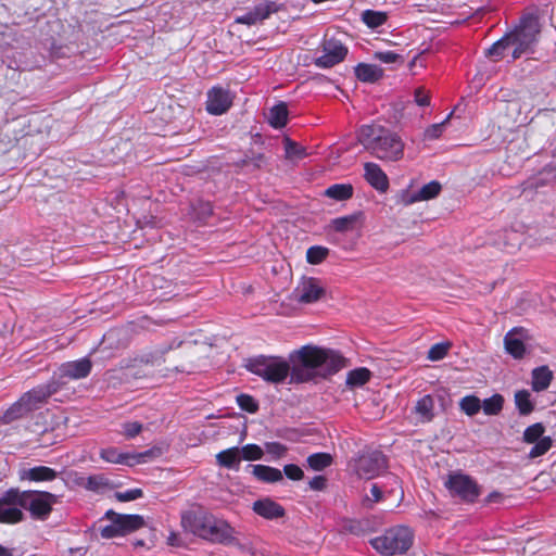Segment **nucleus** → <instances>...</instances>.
I'll use <instances>...</instances> for the list:
<instances>
[{
	"label": "nucleus",
	"instance_id": "nucleus-8",
	"mask_svg": "<svg viewBox=\"0 0 556 556\" xmlns=\"http://www.w3.org/2000/svg\"><path fill=\"white\" fill-rule=\"evenodd\" d=\"M21 490L11 488L0 496V522L16 523L24 520Z\"/></svg>",
	"mask_w": 556,
	"mask_h": 556
},
{
	"label": "nucleus",
	"instance_id": "nucleus-19",
	"mask_svg": "<svg viewBox=\"0 0 556 556\" xmlns=\"http://www.w3.org/2000/svg\"><path fill=\"white\" fill-rule=\"evenodd\" d=\"M365 179L367 182L380 192H386L389 188V179L381 167L376 163H365Z\"/></svg>",
	"mask_w": 556,
	"mask_h": 556
},
{
	"label": "nucleus",
	"instance_id": "nucleus-44",
	"mask_svg": "<svg viewBox=\"0 0 556 556\" xmlns=\"http://www.w3.org/2000/svg\"><path fill=\"white\" fill-rule=\"evenodd\" d=\"M329 255V249L321 245H313L306 251V261L309 264H320Z\"/></svg>",
	"mask_w": 556,
	"mask_h": 556
},
{
	"label": "nucleus",
	"instance_id": "nucleus-13",
	"mask_svg": "<svg viewBox=\"0 0 556 556\" xmlns=\"http://www.w3.org/2000/svg\"><path fill=\"white\" fill-rule=\"evenodd\" d=\"M280 5L274 1H266L255 5L244 14L236 17V23L244 25H255L268 18L273 13L280 10Z\"/></svg>",
	"mask_w": 556,
	"mask_h": 556
},
{
	"label": "nucleus",
	"instance_id": "nucleus-14",
	"mask_svg": "<svg viewBox=\"0 0 556 556\" xmlns=\"http://www.w3.org/2000/svg\"><path fill=\"white\" fill-rule=\"evenodd\" d=\"M298 301L300 303H315L320 300L325 294L326 290L320 285V280L314 277L303 278L300 286L295 289Z\"/></svg>",
	"mask_w": 556,
	"mask_h": 556
},
{
	"label": "nucleus",
	"instance_id": "nucleus-58",
	"mask_svg": "<svg viewBox=\"0 0 556 556\" xmlns=\"http://www.w3.org/2000/svg\"><path fill=\"white\" fill-rule=\"evenodd\" d=\"M108 480L103 476H90L86 479L83 484L87 490L99 491L101 488L106 485Z\"/></svg>",
	"mask_w": 556,
	"mask_h": 556
},
{
	"label": "nucleus",
	"instance_id": "nucleus-64",
	"mask_svg": "<svg viewBox=\"0 0 556 556\" xmlns=\"http://www.w3.org/2000/svg\"><path fill=\"white\" fill-rule=\"evenodd\" d=\"M308 485L314 491H323L327 485V479L324 476H315L309 480Z\"/></svg>",
	"mask_w": 556,
	"mask_h": 556
},
{
	"label": "nucleus",
	"instance_id": "nucleus-20",
	"mask_svg": "<svg viewBox=\"0 0 556 556\" xmlns=\"http://www.w3.org/2000/svg\"><path fill=\"white\" fill-rule=\"evenodd\" d=\"M522 332L521 328H514L504 338L505 350L514 358H522L527 352L522 341Z\"/></svg>",
	"mask_w": 556,
	"mask_h": 556
},
{
	"label": "nucleus",
	"instance_id": "nucleus-53",
	"mask_svg": "<svg viewBox=\"0 0 556 556\" xmlns=\"http://www.w3.org/2000/svg\"><path fill=\"white\" fill-rule=\"evenodd\" d=\"M384 494H387V493L384 492V490L381 486V484L372 483L371 488H370V495H371V497L366 496L365 500H364V505L366 507L371 508L374 503H378V502L383 500Z\"/></svg>",
	"mask_w": 556,
	"mask_h": 556
},
{
	"label": "nucleus",
	"instance_id": "nucleus-4",
	"mask_svg": "<svg viewBox=\"0 0 556 556\" xmlns=\"http://www.w3.org/2000/svg\"><path fill=\"white\" fill-rule=\"evenodd\" d=\"M540 33L539 17L531 13L523 15L519 25L508 33L515 47L511 53L513 60L521 58L522 54L533 53Z\"/></svg>",
	"mask_w": 556,
	"mask_h": 556
},
{
	"label": "nucleus",
	"instance_id": "nucleus-62",
	"mask_svg": "<svg viewBox=\"0 0 556 556\" xmlns=\"http://www.w3.org/2000/svg\"><path fill=\"white\" fill-rule=\"evenodd\" d=\"M414 101L419 106H428L430 104V97L424 87H418L414 91Z\"/></svg>",
	"mask_w": 556,
	"mask_h": 556
},
{
	"label": "nucleus",
	"instance_id": "nucleus-41",
	"mask_svg": "<svg viewBox=\"0 0 556 556\" xmlns=\"http://www.w3.org/2000/svg\"><path fill=\"white\" fill-rule=\"evenodd\" d=\"M307 464L313 470H324L332 464V456L328 453H314L307 457Z\"/></svg>",
	"mask_w": 556,
	"mask_h": 556
},
{
	"label": "nucleus",
	"instance_id": "nucleus-60",
	"mask_svg": "<svg viewBox=\"0 0 556 556\" xmlns=\"http://www.w3.org/2000/svg\"><path fill=\"white\" fill-rule=\"evenodd\" d=\"M283 472L288 479L294 481L301 480L304 477V471L298 465L294 464L286 465L283 467Z\"/></svg>",
	"mask_w": 556,
	"mask_h": 556
},
{
	"label": "nucleus",
	"instance_id": "nucleus-30",
	"mask_svg": "<svg viewBox=\"0 0 556 556\" xmlns=\"http://www.w3.org/2000/svg\"><path fill=\"white\" fill-rule=\"evenodd\" d=\"M511 46H514L513 40L509 34H506L485 50V56L497 62L504 58L505 51Z\"/></svg>",
	"mask_w": 556,
	"mask_h": 556
},
{
	"label": "nucleus",
	"instance_id": "nucleus-6",
	"mask_svg": "<svg viewBox=\"0 0 556 556\" xmlns=\"http://www.w3.org/2000/svg\"><path fill=\"white\" fill-rule=\"evenodd\" d=\"M22 507L30 513L37 520H46L58 503V496L47 491L27 490L21 491Z\"/></svg>",
	"mask_w": 556,
	"mask_h": 556
},
{
	"label": "nucleus",
	"instance_id": "nucleus-9",
	"mask_svg": "<svg viewBox=\"0 0 556 556\" xmlns=\"http://www.w3.org/2000/svg\"><path fill=\"white\" fill-rule=\"evenodd\" d=\"M233 534L235 529L227 521L217 519L211 515L201 539L212 543L230 545L236 542Z\"/></svg>",
	"mask_w": 556,
	"mask_h": 556
},
{
	"label": "nucleus",
	"instance_id": "nucleus-50",
	"mask_svg": "<svg viewBox=\"0 0 556 556\" xmlns=\"http://www.w3.org/2000/svg\"><path fill=\"white\" fill-rule=\"evenodd\" d=\"M529 452L530 458H536L544 455L552 447V440L549 437H544L541 440L533 443Z\"/></svg>",
	"mask_w": 556,
	"mask_h": 556
},
{
	"label": "nucleus",
	"instance_id": "nucleus-22",
	"mask_svg": "<svg viewBox=\"0 0 556 556\" xmlns=\"http://www.w3.org/2000/svg\"><path fill=\"white\" fill-rule=\"evenodd\" d=\"M354 72L358 80L368 84H375L383 77V70L376 64L358 63Z\"/></svg>",
	"mask_w": 556,
	"mask_h": 556
},
{
	"label": "nucleus",
	"instance_id": "nucleus-3",
	"mask_svg": "<svg viewBox=\"0 0 556 556\" xmlns=\"http://www.w3.org/2000/svg\"><path fill=\"white\" fill-rule=\"evenodd\" d=\"M414 543V532L409 527L395 526L380 536L370 540V545L379 554L394 556L405 554Z\"/></svg>",
	"mask_w": 556,
	"mask_h": 556
},
{
	"label": "nucleus",
	"instance_id": "nucleus-2",
	"mask_svg": "<svg viewBox=\"0 0 556 556\" xmlns=\"http://www.w3.org/2000/svg\"><path fill=\"white\" fill-rule=\"evenodd\" d=\"M357 140L372 156L381 161H399L404 154V143L400 136L379 124L363 125L357 131Z\"/></svg>",
	"mask_w": 556,
	"mask_h": 556
},
{
	"label": "nucleus",
	"instance_id": "nucleus-49",
	"mask_svg": "<svg viewBox=\"0 0 556 556\" xmlns=\"http://www.w3.org/2000/svg\"><path fill=\"white\" fill-rule=\"evenodd\" d=\"M545 431L544 426L541 422L529 426L523 432V440L527 443H534L541 440Z\"/></svg>",
	"mask_w": 556,
	"mask_h": 556
},
{
	"label": "nucleus",
	"instance_id": "nucleus-42",
	"mask_svg": "<svg viewBox=\"0 0 556 556\" xmlns=\"http://www.w3.org/2000/svg\"><path fill=\"white\" fill-rule=\"evenodd\" d=\"M173 349L172 345H162L150 353H146L140 357V362L151 365H160L163 363L164 356Z\"/></svg>",
	"mask_w": 556,
	"mask_h": 556
},
{
	"label": "nucleus",
	"instance_id": "nucleus-11",
	"mask_svg": "<svg viewBox=\"0 0 556 556\" xmlns=\"http://www.w3.org/2000/svg\"><path fill=\"white\" fill-rule=\"evenodd\" d=\"M321 48L323 54L314 61V64L320 68L333 67L342 62L348 54V48L334 38L325 39Z\"/></svg>",
	"mask_w": 556,
	"mask_h": 556
},
{
	"label": "nucleus",
	"instance_id": "nucleus-39",
	"mask_svg": "<svg viewBox=\"0 0 556 556\" xmlns=\"http://www.w3.org/2000/svg\"><path fill=\"white\" fill-rule=\"evenodd\" d=\"M361 214H351L331 220L332 228L338 232H346L354 228Z\"/></svg>",
	"mask_w": 556,
	"mask_h": 556
},
{
	"label": "nucleus",
	"instance_id": "nucleus-48",
	"mask_svg": "<svg viewBox=\"0 0 556 556\" xmlns=\"http://www.w3.org/2000/svg\"><path fill=\"white\" fill-rule=\"evenodd\" d=\"M193 212L198 220L205 223L213 215V205L208 201H199L193 206Z\"/></svg>",
	"mask_w": 556,
	"mask_h": 556
},
{
	"label": "nucleus",
	"instance_id": "nucleus-24",
	"mask_svg": "<svg viewBox=\"0 0 556 556\" xmlns=\"http://www.w3.org/2000/svg\"><path fill=\"white\" fill-rule=\"evenodd\" d=\"M247 468H251L253 476L261 482L274 483L283 479L282 472L274 467L266 465H249Z\"/></svg>",
	"mask_w": 556,
	"mask_h": 556
},
{
	"label": "nucleus",
	"instance_id": "nucleus-17",
	"mask_svg": "<svg viewBox=\"0 0 556 556\" xmlns=\"http://www.w3.org/2000/svg\"><path fill=\"white\" fill-rule=\"evenodd\" d=\"M105 518H115L118 529L123 535L137 531L146 525L144 518L140 515H124L110 509Z\"/></svg>",
	"mask_w": 556,
	"mask_h": 556
},
{
	"label": "nucleus",
	"instance_id": "nucleus-16",
	"mask_svg": "<svg viewBox=\"0 0 556 556\" xmlns=\"http://www.w3.org/2000/svg\"><path fill=\"white\" fill-rule=\"evenodd\" d=\"M231 98L228 90L222 87H213L207 92L206 110L213 115H222L231 106Z\"/></svg>",
	"mask_w": 556,
	"mask_h": 556
},
{
	"label": "nucleus",
	"instance_id": "nucleus-57",
	"mask_svg": "<svg viewBox=\"0 0 556 556\" xmlns=\"http://www.w3.org/2000/svg\"><path fill=\"white\" fill-rule=\"evenodd\" d=\"M109 519L112 521V523L108 525L105 527H102L100 529L101 536L103 539H113V538L122 536V533L116 523V519L115 518H109Z\"/></svg>",
	"mask_w": 556,
	"mask_h": 556
},
{
	"label": "nucleus",
	"instance_id": "nucleus-25",
	"mask_svg": "<svg viewBox=\"0 0 556 556\" xmlns=\"http://www.w3.org/2000/svg\"><path fill=\"white\" fill-rule=\"evenodd\" d=\"M553 371L547 366H540L532 370V390L535 392H542L546 390L552 380Z\"/></svg>",
	"mask_w": 556,
	"mask_h": 556
},
{
	"label": "nucleus",
	"instance_id": "nucleus-32",
	"mask_svg": "<svg viewBox=\"0 0 556 556\" xmlns=\"http://www.w3.org/2000/svg\"><path fill=\"white\" fill-rule=\"evenodd\" d=\"M29 415V412L27 410L26 406L24 405V402L16 401L13 403L2 415L1 422L4 425L11 424L15 420L25 418Z\"/></svg>",
	"mask_w": 556,
	"mask_h": 556
},
{
	"label": "nucleus",
	"instance_id": "nucleus-40",
	"mask_svg": "<svg viewBox=\"0 0 556 556\" xmlns=\"http://www.w3.org/2000/svg\"><path fill=\"white\" fill-rule=\"evenodd\" d=\"M368 525V520L346 519L343 521L342 529L346 533L362 536L367 532Z\"/></svg>",
	"mask_w": 556,
	"mask_h": 556
},
{
	"label": "nucleus",
	"instance_id": "nucleus-51",
	"mask_svg": "<svg viewBox=\"0 0 556 556\" xmlns=\"http://www.w3.org/2000/svg\"><path fill=\"white\" fill-rule=\"evenodd\" d=\"M162 455V448L161 447H152L141 453H131V462H134V465L136 464H142L148 462L149 459L159 457Z\"/></svg>",
	"mask_w": 556,
	"mask_h": 556
},
{
	"label": "nucleus",
	"instance_id": "nucleus-33",
	"mask_svg": "<svg viewBox=\"0 0 556 556\" xmlns=\"http://www.w3.org/2000/svg\"><path fill=\"white\" fill-rule=\"evenodd\" d=\"M324 194L337 201H345L353 195V187L350 184H336L328 187Z\"/></svg>",
	"mask_w": 556,
	"mask_h": 556
},
{
	"label": "nucleus",
	"instance_id": "nucleus-61",
	"mask_svg": "<svg viewBox=\"0 0 556 556\" xmlns=\"http://www.w3.org/2000/svg\"><path fill=\"white\" fill-rule=\"evenodd\" d=\"M446 121H443L442 123L433 124L429 126L425 131V137L428 140H434L441 137L443 129L445 127Z\"/></svg>",
	"mask_w": 556,
	"mask_h": 556
},
{
	"label": "nucleus",
	"instance_id": "nucleus-7",
	"mask_svg": "<svg viewBox=\"0 0 556 556\" xmlns=\"http://www.w3.org/2000/svg\"><path fill=\"white\" fill-rule=\"evenodd\" d=\"M387 469L388 457L379 450H365L355 460V470L364 479H372Z\"/></svg>",
	"mask_w": 556,
	"mask_h": 556
},
{
	"label": "nucleus",
	"instance_id": "nucleus-27",
	"mask_svg": "<svg viewBox=\"0 0 556 556\" xmlns=\"http://www.w3.org/2000/svg\"><path fill=\"white\" fill-rule=\"evenodd\" d=\"M216 462L220 467L238 470L241 462L239 447L235 446L219 452L216 455Z\"/></svg>",
	"mask_w": 556,
	"mask_h": 556
},
{
	"label": "nucleus",
	"instance_id": "nucleus-46",
	"mask_svg": "<svg viewBox=\"0 0 556 556\" xmlns=\"http://www.w3.org/2000/svg\"><path fill=\"white\" fill-rule=\"evenodd\" d=\"M240 451V458L244 460H258L263 458L264 451L263 448L257 444H247L239 447Z\"/></svg>",
	"mask_w": 556,
	"mask_h": 556
},
{
	"label": "nucleus",
	"instance_id": "nucleus-26",
	"mask_svg": "<svg viewBox=\"0 0 556 556\" xmlns=\"http://www.w3.org/2000/svg\"><path fill=\"white\" fill-rule=\"evenodd\" d=\"M288 115L289 111L287 103L280 101L269 109V112L267 114V121L270 126L279 129L286 126L288 122Z\"/></svg>",
	"mask_w": 556,
	"mask_h": 556
},
{
	"label": "nucleus",
	"instance_id": "nucleus-43",
	"mask_svg": "<svg viewBox=\"0 0 556 556\" xmlns=\"http://www.w3.org/2000/svg\"><path fill=\"white\" fill-rule=\"evenodd\" d=\"M384 481L381 483L387 495L395 494L397 491L400 492L401 498L404 496V492L401 486L400 479L396 475L392 472H387L383 475Z\"/></svg>",
	"mask_w": 556,
	"mask_h": 556
},
{
	"label": "nucleus",
	"instance_id": "nucleus-54",
	"mask_svg": "<svg viewBox=\"0 0 556 556\" xmlns=\"http://www.w3.org/2000/svg\"><path fill=\"white\" fill-rule=\"evenodd\" d=\"M122 434L127 439L136 438L143 429L139 421H126L122 425Z\"/></svg>",
	"mask_w": 556,
	"mask_h": 556
},
{
	"label": "nucleus",
	"instance_id": "nucleus-18",
	"mask_svg": "<svg viewBox=\"0 0 556 556\" xmlns=\"http://www.w3.org/2000/svg\"><path fill=\"white\" fill-rule=\"evenodd\" d=\"M59 472L47 466H35L31 468H23L18 470L21 481L47 482L58 478Z\"/></svg>",
	"mask_w": 556,
	"mask_h": 556
},
{
	"label": "nucleus",
	"instance_id": "nucleus-52",
	"mask_svg": "<svg viewBox=\"0 0 556 556\" xmlns=\"http://www.w3.org/2000/svg\"><path fill=\"white\" fill-rule=\"evenodd\" d=\"M451 343L448 342L435 343L428 351V358L432 362L444 358L448 352Z\"/></svg>",
	"mask_w": 556,
	"mask_h": 556
},
{
	"label": "nucleus",
	"instance_id": "nucleus-31",
	"mask_svg": "<svg viewBox=\"0 0 556 556\" xmlns=\"http://www.w3.org/2000/svg\"><path fill=\"white\" fill-rule=\"evenodd\" d=\"M100 457L108 463L134 466L131 453H122L116 447L102 448L100 451Z\"/></svg>",
	"mask_w": 556,
	"mask_h": 556
},
{
	"label": "nucleus",
	"instance_id": "nucleus-35",
	"mask_svg": "<svg viewBox=\"0 0 556 556\" xmlns=\"http://www.w3.org/2000/svg\"><path fill=\"white\" fill-rule=\"evenodd\" d=\"M504 402V396L500 393H495L481 402V409H483L485 415L496 416L502 412Z\"/></svg>",
	"mask_w": 556,
	"mask_h": 556
},
{
	"label": "nucleus",
	"instance_id": "nucleus-10",
	"mask_svg": "<svg viewBox=\"0 0 556 556\" xmlns=\"http://www.w3.org/2000/svg\"><path fill=\"white\" fill-rule=\"evenodd\" d=\"M61 384L62 383L58 380H51L45 384L33 388L20 399L24 402L29 414H31L39 409L51 395L55 394L60 390Z\"/></svg>",
	"mask_w": 556,
	"mask_h": 556
},
{
	"label": "nucleus",
	"instance_id": "nucleus-28",
	"mask_svg": "<svg viewBox=\"0 0 556 556\" xmlns=\"http://www.w3.org/2000/svg\"><path fill=\"white\" fill-rule=\"evenodd\" d=\"M442 190V186L439 181L432 180L424 185L417 192H414L408 202L414 203L418 201H427L437 198Z\"/></svg>",
	"mask_w": 556,
	"mask_h": 556
},
{
	"label": "nucleus",
	"instance_id": "nucleus-55",
	"mask_svg": "<svg viewBox=\"0 0 556 556\" xmlns=\"http://www.w3.org/2000/svg\"><path fill=\"white\" fill-rule=\"evenodd\" d=\"M265 450L275 458H281L286 455L288 447L280 442H266Z\"/></svg>",
	"mask_w": 556,
	"mask_h": 556
},
{
	"label": "nucleus",
	"instance_id": "nucleus-38",
	"mask_svg": "<svg viewBox=\"0 0 556 556\" xmlns=\"http://www.w3.org/2000/svg\"><path fill=\"white\" fill-rule=\"evenodd\" d=\"M459 408L467 416L472 417L481 410V400L473 394L466 395L460 400Z\"/></svg>",
	"mask_w": 556,
	"mask_h": 556
},
{
	"label": "nucleus",
	"instance_id": "nucleus-15",
	"mask_svg": "<svg viewBox=\"0 0 556 556\" xmlns=\"http://www.w3.org/2000/svg\"><path fill=\"white\" fill-rule=\"evenodd\" d=\"M92 369V362L89 357L63 363L60 368V378L78 380L89 376Z\"/></svg>",
	"mask_w": 556,
	"mask_h": 556
},
{
	"label": "nucleus",
	"instance_id": "nucleus-1",
	"mask_svg": "<svg viewBox=\"0 0 556 556\" xmlns=\"http://www.w3.org/2000/svg\"><path fill=\"white\" fill-rule=\"evenodd\" d=\"M247 369L274 384L303 383L317 377L326 378L344 367V357L330 349L304 345L290 354L289 362L276 356L249 358Z\"/></svg>",
	"mask_w": 556,
	"mask_h": 556
},
{
	"label": "nucleus",
	"instance_id": "nucleus-63",
	"mask_svg": "<svg viewBox=\"0 0 556 556\" xmlns=\"http://www.w3.org/2000/svg\"><path fill=\"white\" fill-rule=\"evenodd\" d=\"M247 156L250 159L252 169H258L265 164V155L263 153L250 150L247 152Z\"/></svg>",
	"mask_w": 556,
	"mask_h": 556
},
{
	"label": "nucleus",
	"instance_id": "nucleus-37",
	"mask_svg": "<svg viewBox=\"0 0 556 556\" xmlns=\"http://www.w3.org/2000/svg\"><path fill=\"white\" fill-rule=\"evenodd\" d=\"M388 20V15L386 12L381 11H374V10H365L362 13V21L369 27V28H378L379 26L383 25Z\"/></svg>",
	"mask_w": 556,
	"mask_h": 556
},
{
	"label": "nucleus",
	"instance_id": "nucleus-59",
	"mask_svg": "<svg viewBox=\"0 0 556 556\" xmlns=\"http://www.w3.org/2000/svg\"><path fill=\"white\" fill-rule=\"evenodd\" d=\"M374 58L382 63H394L397 61L403 62V56L393 51H379L375 52Z\"/></svg>",
	"mask_w": 556,
	"mask_h": 556
},
{
	"label": "nucleus",
	"instance_id": "nucleus-47",
	"mask_svg": "<svg viewBox=\"0 0 556 556\" xmlns=\"http://www.w3.org/2000/svg\"><path fill=\"white\" fill-rule=\"evenodd\" d=\"M236 401L242 410L250 414H255L260 408L258 402L252 395L245 393L239 394Z\"/></svg>",
	"mask_w": 556,
	"mask_h": 556
},
{
	"label": "nucleus",
	"instance_id": "nucleus-56",
	"mask_svg": "<svg viewBox=\"0 0 556 556\" xmlns=\"http://www.w3.org/2000/svg\"><path fill=\"white\" fill-rule=\"evenodd\" d=\"M114 496L118 502H130L142 497L143 491L141 489H131L125 492H116Z\"/></svg>",
	"mask_w": 556,
	"mask_h": 556
},
{
	"label": "nucleus",
	"instance_id": "nucleus-5",
	"mask_svg": "<svg viewBox=\"0 0 556 556\" xmlns=\"http://www.w3.org/2000/svg\"><path fill=\"white\" fill-rule=\"evenodd\" d=\"M444 486L451 497L464 504L476 503L482 493V486L471 476L460 470L448 473L444 480Z\"/></svg>",
	"mask_w": 556,
	"mask_h": 556
},
{
	"label": "nucleus",
	"instance_id": "nucleus-45",
	"mask_svg": "<svg viewBox=\"0 0 556 556\" xmlns=\"http://www.w3.org/2000/svg\"><path fill=\"white\" fill-rule=\"evenodd\" d=\"M283 144H285V151H286L287 159H292V157L303 159L307 155L305 148H303L295 141L291 140L289 137H285Z\"/></svg>",
	"mask_w": 556,
	"mask_h": 556
},
{
	"label": "nucleus",
	"instance_id": "nucleus-34",
	"mask_svg": "<svg viewBox=\"0 0 556 556\" xmlns=\"http://www.w3.org/2000/svg\"><path fill=\"white\" fill-rule=\"evenodd\" d=\"M515 404L520 415L527 416L534 410L531 393L528 390H519L515 393Z\"/></svg>",
	"mask_w": 556,
	"mask_h": 556
},
{
	"label": "nucleus",
	"instance_id": "nucleus-21",
	"mask_svg": "<svg viewBox=\"0 0 556 556\" xmlns=\"http://www.w3.org/2000/svg\"><path fill=\"white\" fill-rule=\"evenodd\" d=\"M253 510L266 519H277L285 516L283 507L270 498L254 502Z\"/></svg>",
	"mask_w": 556,
	"mask_h": 556
},
{
	"label": "nucleus",
	"instance_id": "nucleus-23",
	"mask_svg": "<svg viewBox=\"0 0 556 556\" xmlns=\"http://www.w3.org/2000/svg\"><path fill=\"white\" fill-rule=\"evenodd\" d=\"M555 180L556 170L546 166L536 176L530 177L522 184L523 191L538 190L539 188L547 186Z\"/></svg>",
	"mask_w": 556,
	"mask_h": 556
},
{
	"label": "nucleus",
	"instance_id": "nucleus-29",
	"mask_svg": "<svg viewBox=\"0 0 556 556\" xmlns=\"http://www.w3.org/2000/svg\"><path fill=\"white\" fill-rule=\"evenodd\" d=\"M433 409V397L427 394L417 401L414 412L418 415L420 422H430L434 417Z\"/></svg>",
	"mask_w": 556,
	"mask_h": 556
},
{
	"label": "nucleus",
	"instance_id": "nucleus-12",
	"mask_svg": "<svg viewBox=\"0 0 556 556\" xmlns=\"http://www.w3.org/2000/svg\"><path fill=\"white\" fill-rule=\"evenodd\" d=\"M211 514L206 513L201 506L194 509L181 513V527L185 531L201 538Z\"/></svg>",
	"mask_w": 556,
	"mask_h": 556
},
{
	"label": "nucleus",
	"instance_id": "nucleus-36",
	"mask_svg": "<svg viewBox=\"0 0 556 556\" xmlns=\"http://www.w3.org/2000/svg\"><path fill=\"white\" fill-rule=\"evenodd\" d=\"M371 372L365 367L356 368L348 372L346 384L351 388L362 387L369 381Z\"/></svg>",
	"mask_w": 556,
	"mask_h": 556
}]
</instances>
